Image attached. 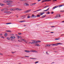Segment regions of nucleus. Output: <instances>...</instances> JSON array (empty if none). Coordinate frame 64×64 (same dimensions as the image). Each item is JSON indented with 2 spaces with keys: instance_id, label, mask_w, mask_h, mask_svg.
<instances>
[{
  "instance_id": "nucleus-19",
  "label": "nucleus",
  "mask_w": 64,
  "mask_h": 64,
  "mask_svg": "<svg viewBox=\"0 0 64 64\" xmlns=\"http://www.w3.org/2000/svg\"><path fill=\"white\" fill-rule=\"evenodd\" d=\"M36 4V3L35 2L33 3H32V5L33 6H34V5H35V4Z\"/></svg>"
},
{
  "instance_id": "nucleus-59",
  "label": "nucleus",
  "mask_w": 64,
  "mask_h": 64,
  "mask_svg": "<svg viewBox=\"0 0 64 64\" xmlns=\"http://www.w3.org/2000/svg\"><path fill=\"white\" fill-rule=\"evenodd\" d=\"M38 45V44H36L35 45V46H37Z\"/></svg>"
},
{
  "instance_id": "nucleus-60",
  "label": "nucleus",
  "mask_w": 64,
  "mask_h": 64,
  "mask_svg": "<svg viewBox=\"0 0 64 64\" xmlns=\"http://www.w3.org/2000/svg\"><path fill=\"white\" fill-rule=\"evenodd\" d=\"M52 27H54V26H52Z\"/></svg>"
},
{
  "instance_id": "nucleus-28",
  "label": "nucleus",
  "mask_w": 64,
  "mask_h": 64,
  "mask_svg": "<svg viewBox=\"0 0 64 64\" xmlns=\"http://www.w3.org/2000/svg\"><path fill=\"white\" fill-rule=\"evenodd\" d=\"M59 39H60V38H55V40H59Z\"/></svg>"
},
{
  "instance_id": "nucleus-58",
  "label": "nucleus",
  "mask_w": 64,
  "mask_h": 64,
  "mask_svg": "<svg viewBox=\"0 0 64 64\" xmlns=\"http://www.w3.org/2000/svg\"><path fill=\"white\" fill-rule=\"evenodd\" d=\"M50 33H54V32H50Z\"/></svg>"
},
{
  "instance_id": "nucleus-55",
  "label": "nucleus",
  "mask_w": 64,
  "mask_h": 64,
  "mask_svg": "<svg viewBox=\"0 0 64 64\" xmlns=\"http://www.w3.org/2000/svg\"><path fill=\"white\" fill-rule=\"evenodd\" d=\"M38 2H39V1H40L41 0H38Z\"/></svg>"
},
{
  "instance_id": "nucleus-34",
  "label": "nucleus",
  "mask_w": 64,
  "mask_h": 64,
  "mask_svg": "<svg viewBox=\"0 0 64 64\" xmlns=\"http://www.w3.org/2000/svg\"><path fill=\"white\" fill-rule=\"evenodd\" d=\"M6 32H11V31L8 30L6 31Z\"/></svg>"
},
{
  "instance_id": "nucleus-56",
  "label": "nucleus",
  "mask_w": 64,
  "mask_h": 64,
  "mask_svg": "<svg viewBox=\"0 0 64 64\" xmlns=\"http://www.w3.org/2000/svg\"><path fill=\"white\" fill-rule=\"evenodd\" d=\"M22 41H24L25 40V39H22Z\"/></svg>"
},
{
  "instance_id": "nucleus-54",
  "label": "nucleus",
  "mask_w": 64,
  "mask_h": 64,
  "mask_svg": "<svg viewBox=\"0 0 64 64\" xmlns=\"http://www.w3.org/2000/svg\"><path fill=\"white\" fill-rule=\"evenodd\" d=\"M1 35H2V34H0V36H1Z\"/></svg>"
},
{
  "instance_id": "nucleus-16",
  "label": "nucleus",
  "mask_w": 64,
  "mask_h": 64,
  "mask_svg": "<svg viewBox=\"0 0 64 64\" xmlns=\"http://www.w3.org/2000/svg\"><path fill=\"white\" fill-rule=\"evenodd\" d=\"M24 18H25V16H22L21 17V18L22 19H24Z\"/></svg>"
},
{
  "instance_id": "nucleus-21",
  "label": "nucleus",
  "mask_w": 64,
  "mask_h": 64,
  "mask_svg": "<svg viewBox=\"0 0 64 64\" xmlns=\"http://www.w3.org/2000/svg\"><path fill=\"white\" fill-rule=\"evenodd\" d=\"M57 44V46H58V45H59L60 44H62L61 43H56Z\"/></svg>"
},
{
  "instance_id": "nucleus-42",
  "label": "nucleus",
  "mask_w": 64,
  "mask_h": 64,
  "mask_svg": "<svg viewBox=\"0 0 64 64\" xmlns=\"http://www.w3.org/2000/svg\"><path fill=\"white\" fill-rule=\"evenodd\" d=\"M1 11H4V9L2 10H1Z\"/></svg>"
},
{
  "instance_id": "nucleus-44",
  "label": "nucleus",
  "mask_w": 64,
  "mask_h": 64,
  "mask_svg": "<svg viewBox=\"0 0 64 64\" xmlns=\"http://www.w3.org/2000/svg\"><path fill=\"white\" fill-rule=\"evenodd\" d=\"M10 10H11L12 11H13V8H10Z\"/></svg>"
},
{
  "instance_id": "nucleus-47",
  "label": "nucleus",
  "mask_w": 64,
  "mask_h": 64,
  "mask_svg": "<svg viewBox=\"0 0 64 64\" xmlns=\"http://www.w3.org/2000/svg\"><path fill=\"white\" fill-rule=\"evenodd\" d=\"M54 13V12H51V14H53Z\"/></svg>"
},
{
  "instance_id": "nucleus-13",
  "label": "nucleus",
  "mask_w": 64,
  "mask_h": 64,
  "mask_svg": "<svg viewBox=\"0 0 64 64\" xmlns=\"http://www.w3.org/2000/svg\"><path fill=\"white\" fill-rule=\"evenodd\" d=\"M42 9H40V10H37L36 11H35L33 12H37V11H40V10H42Z\"/></svg>"
},
{
  "instance_id": "nucleus-8",
  "label": "nucleus",
  "mask_w": 64,
  "mask_h": 64,
  "mask_svg": "<svg viewBox=\"0 0 64 64\" xmlns=\"http://www.w3.org/2000/svg\"><path fill=\"white\" fill-rule=\"evenodd\" d=\"M59 17H61V16H60V15L59 14H58V15H57V16H55V17L56 18H58Z\"/></svg>"
},
{
  "instance_id": "nucleus-27",
  "label": "nucleus",
  "mask_w": 64,
  "mask_h": 64,
  "mask_svg": "<svg viewBox=\"0 0 64 64\" xmlns=\"http://www.w3.org/2000/svg\"><path fill=\"white\" fill-rule=\"evenodd\" d=\"M16 10V9L15 8H12V11H15V10Z\"/></svg>"
},
{
  "instance_id": "nucleus-25",
  "label": "nucleus",
  "mask_w": 64,
  "mask_h": 64,
  "mask_svg": "<svg viewBox=\"0 0 64 64\" xmlns=\"http://www.w3.org/2000/svg\"><path fill=\"white\" fill-rule=\"evenodd\" d=\"M49 7L48 6H45L44 7V8H47V7Z\"/></svg>"
},
{
  "instance_id": "nucleus-62",
  "label": "nucleus",
  "mask_w": 64,
  "mask_h": 64,
  "mask_svg": "<svg viewBox=\"0 0 64 64\" xmlns=\"http://www.w3.org/2000/svg\"><path fill=\"white\" fill-rule=\"evenodd\" d=\"M22 39H22V38L20 39V40H22Z\"/></svg>"
},
{
  "instance_id": "nucleus-48",
  "label": "nucleus",
  "mask_w": 64,
  "mask_h": 64,
  "mask_svg": "<svg viewBox=\"0 0 64 64\" xmlns=\"http://www.w3.org/2000/svg\"><path fill=\"white\" fill-rule=\"evenodd\" d=\"M37 46H40V45H39V44H38Z\"/></svg>"
},
{
  "instance_id": "nucleus-37",
  "label": "nucleus",
  "mask_w": 64,
  "mask_h": 64,
  "mask_svg": "<svg viewBox=\"0 0 64 64\" xmlns=\"http://www.w3.org/2000/svg\"><path fill=\"white\" fill-rule=\"evenodd\" d=\"M55 1H57V0H52L53 2H55Z\"/></svg>"
},
{
  "instance_id": "nucleus-5",
  "label": "nucleus",
  "mask_w": 64,
  "mask_h": 64,
  "mask_svg": "<svg viewBox=\"0 0 64 64\" xmlns=\"http://www.w3.org/2000/svg\"><path fill=\"white\" fill-rule=\"evenodd\" d=\"M31 10H27L25 12L28 13V12H30V11H31Z\"/></svg>"
},
{
  "instance_id": "nucleus-64",
  "label": "nucleus",
  "mask_w": 64,
  "mask_h": 64,
  "mask_svg": "<svg viewBox=\"0 0 64 64\" xmlns=\"http://www.w3.org/2000/svg\"><path fill=\"white\" fill-rule=\"evenodd\" d=\"M62 22H64V21H62Z\"/></svg>"
},
{
  "instance_id": "nucleus-9",
  "label": "nucleus",
  "mask_w": 64,
  "mask_h": 64,
  "mask_svg": "<svg viewBox=\"0 0 64 64\" xmlns=\"http://www.w3.org/2000/svg\"><path fill=\"white\" fill-rule=\"evenodd\" d=\"M15 37L14 36H11L10 37V38H11V39H15Z\"/></svg>"
},
{
  "instance_id": "nucleus-4",
  "label": "nucleus",
  "mask_w": 64,
  "mask_h": 64,
  "mask_svg": "<svg viewBox=\"0 0 64 64\" xmlns=\"http://www.w3.org/2000/svg\"><path fill=\"white\" fill-rule=\"evenodd\" d=\"M32 41L33 42H32V44H33V43L36 44L38 43V42H41V41H36V42L35 40H32Z\"/></svg>"
},
{
  "instance_id": "nucleus-22",
  "label": "nucleus",
  "mask_w": 64,
  "mask_h": 64,
  "mask_svg": "<svg viewBox=\"0 0 64 64\" xmlns=\"http://www.w3.org/2000/svg\"><path fill=\"white\" fill-rule=\"evenodd\" d=\"M25 5H26V6H29V4H28L26 3V4H25Z\"/></svg>"
},
{
  "instance_id": "nucleus-26",
  "label": "nucleus",
  "mask_w": 64,
  "mask_h": 64,
  "mask_svg": "<svg viewBox=\"0 0 64 64\" xmlns=\"http://www.w3.org/2000/svg\"><path fill=\"white\" fill-rule=\"evenodd\" d=\"M51 0H46V2H49V1H51Z\"/></svg>"
},
{
  "instance_id": "nucleus-15",
  "label": "nucleus",
  "mask_w": 64,
  "mask_h": 64,
  "mask_svg": "<svg viewBox=\"0 0 64 64\" xmlns=\"http://www.w3.org/2000/svg\"><path fill=\"white\" fill-rule=\"evenodd\" d=\"M36 16L33 15L32 16V17H33V18H36Z\"/></svg>"
},
{
  "instance_id": "nucleus-18",
  "label": "nucleus",
  "mask_w": 64,
  "mask_h": 64,
  "mask_svg": "<svg viewBox=\"0 0 64 64\" xmlns=\"http://www.w3.org/2000/svg\"><path fill=\"white\" fill-rule=\"evenodd\" d=\"M46 46H47L48 47H49L50 46H51L50 44H46Z\"/></svg>"
},
{
  "instance_id": "nucleus-23",
  "label": "nucleus",
  "mask_w": 64,
  "mask_h": 64,
  "mask_svg": "<svg viewBox=\"0 0 64 64\" xmlns=\"http://www.w3.org/2000/svg\"><path fill=\"white\" fill-rule=\"evenodd\" d=\"M25 22V21L24 20H23L22 21H20V23H22V22Z\"/></svg>"
},
{
  "instance_id": "nucleus-30",
  "label": "nucleus",
  "mask_w": 64,
  "mask_h": 64,
  "mask_svg": "<svg viewBox=\"0 0 64 64\" xmlns=\"http://www.w3.org/2000/svg\"><path fill=\"white\" fill-rule=\"evenodd\" d=\"M40 16V15L39 14L37 15V17H39Z\"/></svg>"
},
{
  "instance_id": "nucleus-61",
  "label": "nucleus",
  "mask_w": 64,
  "mask_h": 64,
  "mask_svg": "<svg viewBox=\"0 0 64 64\" xmlns=\"http://www.w3.org/2000/svg\"><path fill=\"white\" fill-rule=\"evenodd\" d=\"M18 38H19V36H18Z\"/></svg>"
},
{
  "instance_id": "nucleus-40",
  "label": "nucleus",
  "mask_w": 64,
  "mask_h": 64,
  "mask_svg": "<svg viewBox=\"0 0 64 64\" xmlns=\"http://www.w3.org/2000/svg\"><path fill=\"white\" fill-rule=\"evenodd\" d=\"M30 6H33V4H30Z\"/></svg>"
},
{
  "instance_id": "nucleus-1",
  "label": "nucleus",
  "mask_w": 64,
  "mask_h": 64,
  "mask_svg": "<svg viewBox=\"0 0 64 64\" xmlns=\"http://www.w3.org/2000/svg\"><path fill=\"white\" fill-rule=\"evenodd\" d=\"M4 3H8L7 4V5H9L10 7L13 6L12 5V3H11L13 2L11 0H4Z\"/></svg>"
},
{
  "instance_id": "nucleus-11",
  "label": "nucleus",
  "mask_w": 64,
  "mask_h": 64,
  "mask_svg": "<svg viewBox=\"0 0 64 64\" xmlns=\"http://www.w3.org/2000/svg\"><path fill=\"white\" fill-rule=\"evenodd\" d=\"M52 46H57V44H52Z\"/></svg>"
},
{
  "instance_id": "nucleus-31",
  "label": "nucleus",
  "mask_w": 64,
  "mask_h": 64,
  "mask_svg": "<svg viewBox=\"0 0 64 64\" xmlns=\"http://www.w3.org/2000/svg\"><path fill=\"white\" fill-rule=\"evenodd\" d=\"M30 59H36L35 58H30Z\"/></svg>"
},
{
  "instance_id": "nucleus-32",
  "label": "nucleus",
  "mask_w": 64,
  "mask_h": 64,
  "mask_svg": "<svg viewBox=\"0 0 64 64\" xmlns=\"http://www.w3.org/2000/svg\"><path fill=\"white\" fill-rule=\"evenodd\" d=\"M46 14H50V12H48L46 13Z\"/></svg>"
},
{
  "instance_id": "nucleus-63",
  "label": "nucleus",
  "mask_w": 64,
  "mask_h": 64,
  "mask_svg": "<svg viewBox=\"0 0 64 64\" xmlns=\"http://www.w3.org/2000/svg\"><path fill=\"white\" fill-rule=\"evenodd\" d=\"M15 53V52H12V54H13V53Z\"/></svg>"
},
{
  "instance_id": "nucleus-51",
  "label": "nucleus",
  "mask_w": 64,
  "mask_h": 64,
  "mask_svg": "<svg viewBox=\"0 0 64 64\" xmlns=\"http://www.w3.org/2000/svg\"><path fill=\"white\" fill-rule=\"evenodd\" d=\"M19 38H22V36H19Z\"/></svg>"
},
{
  "instance_id": "nucleus-14",
  "label": "nucleus",
  "mask_w": 64,
  "mask_h": 64,
  "mask_svg": "<svg viewBox=\"0 0 64 64\" xmlns=\"http://www.w3.org/2000/svg\"><path fill=\"white\" fill-rule=\"evenodd\" d=\"M11 13H13V12H8L7 14H11Z\"/></svg>"
},
{
  "instance_id": "nucleus-49",
  "label": "nucleus",
  "mask_w": 64,
  "mask_h": 64,
  "mask_svg": "<svg viewBox=\"0 0 64 64\" xmlns=\"http://www.w3.org/2000/svg\"><path fill=\"white\" fill-rule=\"evenodd\" d=\"M24 42H25V43H27V42H26V41L25 40H24Z\"/></svg>"
},
{
  "instance_id": "nucleus-17",
  "label": "nucleus",
  "mask_w": 64,
  "mask_h": 64,
  "mask_svg": "<svg viewBox=\"0 0 64 64\" xmlns=\"http://www.w3.org/2000/svg\"><path fill=\"white\" fill-rule=\"evenodd\" d=\"M7 33H5V34H4V36L5 37H7Z\"/></svg>"
},
{
  "instance_id": "nucleus-41",
  "label": "nucleus",
  "mask_w": 64,
  "mask_h": 64,
  "mask_svg": "<svg viewBox=\"0 0 64 64\" xmlns=\"http://www.w3.org/2000/svg\"><path fill=\"white\" fill-rule=\"evenodd\" d=\"M8 12L6 11V12H4V13H6L7 14Z\"/></svg>"
},
{
  "instance_id": "nucleus-36",
  "label": "nucleus",
  "mask_w": 64,
  "mask_h": 64,
  "mask_svg": "<svg viewBox=\"0 0 64 64\" xmlns=\"http://www.w3.org/2000/svg\"><path fill=\"white\" fill-rule=\"evenodd\" d=\"M18 34L19 35H21V34H21V33H18Z\"/></svg>"
},
{
  "instance_id": "nucleus-50",
  "label": "nucleus",
  "mask_w": 64,
  "mask_h": 64,
  "mask_svg": "<svg viewBox=\"0 0 64 64\" xmlns=\"http://www.w3.org/2000/svg\"><path fill=\"white\" fill-rule=\"evenodd\" d=\"M46 54H48V52H46Z\"/></svg>"
},
{
  "instance_id": "nucleus-29",
  "label": "nucleus",
  "mask_w": 64,
  "mask_h": 64,
  "mask_svg": "<svg viewBox=\"0 0 64 64\" xmlns=\"http://www.w3.org/2000/svg\"><path fill=\"white\" fill-rule=\"evenodd\" d=\"M46 2V0H44L41 3H43V2Z\"/></svg>"
},
{
  "instance_id": "nucleus-6",
  "label": "nucleus",
  "mask_w": 64,
  "mask_h": 64,
  "mask_svg": "<svg viewBox=\"0 0 64 64\" xmlns=\"http://www.w3.org/2000/svg\"><path fill=\"white\" fill-rule=\"evenodd\" d=\"M16 10H18V11H20L21 10H22V9H20L18 8H17L16 9Z\"/></svg>"
},
{
  "instance_id": "nucleus-2",
  "label": "nucleus",
  "mask_w": 64,
  "mask_h": 64,
  "mask_svg": "<svg viewBox=\"0 0 64 64\" xmlns=\"http://www.w3.org/2000/svg\"><path fill=\"white\" fill-rule=\"evenodd\" d=\"M24 52H27V53H30V52H36V53H38V52H37L36 51L33 50H32L30 51L25 50H24Z\"/></svg>"
},
{
  "instance_id": "nucleus-33",
  "label": "nucleus",
  "mask_w": 64,
  "mask_h": 64,
  "mask_svg": "<svg viewBox=\"0 0 64 64\" xmlns=\"http://www.w3.org/2000/svg\"><path fill=\"white\" fill-rule=\"evenodd\" d=\"M0 5L1 6H4V5H5L4 4H1Z\"/></svg>"
},
{
  "instance_id": "nucleus-20",
  "label": "nucleus",
  "mask_w": 64,
  "mask_h": 64,
  "mask_svg": "<svg viewBox=\"0 0 64 64\" xmlns=\"http://www.w3.org/2000/svg\"><path fill=\"white\" fill-rule=\"evenodd\" d=\"M46 16V15H45L43 16H42L41 17L42 18H44V17H45Z\"/></svg>"
},
{
  "instance_id": "nucleus-10",
  "label": "nucleus",
  "mask_w": 64,
  "mask_h": 64,
  "mask_svg": "<svg viewBox=\"0 0 64 64\" xmlns=\"http://www.w3.org/2000/svg\"><path fill=\"white\" fill-rule=\"evenodd\" d=\"M45 13V12H44L43 13H42V12H40V16H42V15H43V14H44Z\"/></svg>"
},
{
  "instance_id": "nucleus-57",
  "label": "nucleus",
  "mask_w": 64,
  "mask_h": 64,
  "mask_svg": "<svg viewBox=\"0 0 64 64\" xmlns=\"http://www.w3.org/2000/svg\"><path fill=\"white\" fill-rule=\"evenodd\" d=\"M9 24H12V23H11V22H10L9 23Z\"/></svg>"
},
{
  "instance_id": "nucleus-46",
  "label": "nucleus",
  "mask_w": 64,
  "mask_h": 64,
  "mask_svg": "<svg viewBox=\"0 0 64 64\" xmlns=\"http://www.w3.org/2000/svg\"><path fill=\"white\" fill-rule=\"evenodd\" d=\"M0 55H3V54H2L0 52Z\"/></svg>"
},
{
  "instance_id": "nucleus-38",
  "label": "nucleus",
  "mask_w": 64,
  "mask_h": 64,
  "mask_svg": "<svg viewBox=\"0 0 64 64\" xmlns=\"http://www.w3.org/2000/svg\"><path fill=\"white\" fill-rule=\"evenodd\" d=\"M1 38H3L4 39V37L3 36H1L0 37Z\"/></svg>"
},
{
  "instance_id": "nucleus-43",
  "label": "nucleus",
  "mask_w": 64,
  "mask_h": 64,
  "mask_svg": "<svg viewBox=\"0 0 64 64\" xmlns=\"http://www.w3.org/2000/svg\"><path fill=\"white\" fill-rule=\"evenodd\" d=\"M32 42H29V43H28L29 44H32Z\"/></svg>"
},
{
  "instance_id": "nucleus-7",
  "label": "nucleus",
  "mask_w": 64,
  "mask_h": 64,
  "mask_svg": "<svg viewBox=\"0 0 64 64\" xmlns=\"http://www.w3.org/2000/svg\"><path fill=\"white\" fill-rule=\"evenodd\" d=\"M4 11H8L9 10V9H7L6 8H4Z\"/></svg>"
},
{
  "instance_id": "nucleus-53",
  "label": "nucleus",
  "mask_w": 64,
  "mask_h": 64,
  "mask_svg": "<svg viewBox=\"0 0 64 64\" xmlns=\"http://www.w3.org/2000/svg\"><path fill=\"white\" fill-rule=\"evenodd\" d=\"M25 57H29V56H25Z\"/></svg>"
},
{
  "instance_id": "nucleus-24",
  "label": "nucleus",
  "mask_w": 64,
  "mask_h": 64,
  "mask_svg": "<svg viewBox=\"0 0 64 64\" xmlns=\"http://www.w3.org/2000/svg\"><path fill=\"white\" fill-rule=\"evenodd\" d=\"M30 17H31V16H29V15H28L27 17L28 18H30Z\"/></svg>"
},
{
  "instance_id": "nucleus-3",
  "label": "nucleus",
  "mask_w": 64,
  "mask_h": 64,
  "mask_svg": "<svg viewBox=\"0 0 64 64\" xmlns=\"http://www.w3.org/2000/svg\"><path fill=\"white\" fill-rule=\"evenodd\" d=\"M63 5H60L58 6H55L54 7H53L52 8V9H55V8H57V7H62L63 6Z\"/></svg>"
},
{
  "instance_id": "nucleus-45",
  "label": "nucleus",
  "mask_w": 64,
  "mask_h": 64,
  "mask_svg": "<svg viewBox=\"0 0 64 64\" xmlns=\"http://www.w3.org/2000/svg\"><path fill=\"white\" fill-rule=\"evenodd\" d=\"M22 1H27V0H22Z\"/></svg>"
},
{
  "instance_id": "nucleus-35",
  "label": "nucleus",
  "mask_w": 64,
  "mask_h": 64,
  "mask_svg": "<svg viewBox=\"0 0 64 64\" xmlns=\"http://www.w3.org/2000/svg\"><path fill=\"white\" fill-rule=\"evenodd\" d=\"M6 39H8V40H9L10 39V38H6Z\"/></svg>"
},
{
  "instance_id": "nucleus-12",
  "label": "nucleus",
  "mask_w": 64,
  "mask_h": 64,
  "mask_svg": "<svg viewBox=\"0 0 64 64\" xmlns=\"http://www.w3.org/2000/svg\"><path fill=\"white\" fill-rule=\"evenodd\" d=\"M49 10V8H48L46 10H44L43 11H44V12H45V11H46V12L48 11V10Z\"/></svg>"
},
{
  "instance_id": "nucleus-39",
  "label": "nucleus",
  "mask_w": 64,
  "mask_h": 64,
  "mask_svg": "<svg viewBox=\"0 0 64 64\" xmlns=\"http://www.w3.org/2000/svg\"><path fill=\"white\" fill-rule=\"evenodd\" d=\"M38 61H37V62H35V63L36 64V63H38Z\"/></svg>"
},
{
  "instance_id": "nucleus-52",
  "label": "nucleus",
  "mask_w": 64,
  "mask_h": 64,
  "mask_svg": "<svg viewBox=\"0 0 64 64\" xmlns=\"http://www.w3.org/2000/svg\"><path fill=\"white\" fill-rule=\"evenodd\" d=\"M6 24L8 25V24H9V23H8Z\"/></svg>"
}]
</instances>
